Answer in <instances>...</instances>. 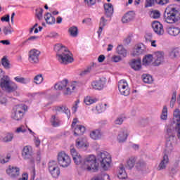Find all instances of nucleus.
<instances>
[{"label": "nucleus", "mask_w": 180, "mask_h": 180, "mask_svg": "<svg viewBox=\"0 0 180 180\" xmlns=\"http://www.w3.org/2000/svg\"><path fill=\"white\" fill-rule=\"evenodd\" d=\"M70 154L75 165L80 167L83 171H97L98 163H96V157L95 155H90L84 159L75 148L70 149Z\"/></svg>", "instance_id": "f257e3e1"}, {"label": "nucleus", "mask_w": 180, "mask_h": 180, "mask_svg": "<svg viewBox=\"0 0 180 180\" xmlns=\"http://www.w3.org/2000/svg\"><path fill=\"white\" fill-rule=\"evenodd\" d=\"M56 52V58L60 64H71L74 62L72 53L62 44H56L53 48Z\"/></svg>", "instance_id": "f03ea898"}, {"label": "nucleus", "mask_w": 180, "mask_h": 180, "mask_svg": "<svg viewBox=\"0 0 180 180\" xmlns=\"http://www.w3.org/2000/svg\"><path fill=\"white\" fill-rule=\"evenodd\" d=\"M180 19V11L175 6L170 5L165 11V20L167 23H176Z\"/></svg>", "instance_id": "7ed1b4c3"}, {"label": "nucleus", "mask_w": 180, "mask_h": 180, "mask_svg": "<svg viewBox=\"0 0 180 180\" xmlns=\"http://www.w3.org/2000/svg\"><path fill=\"white\" fill-rule=\"evenodd\" d=\"M174 121L173 123L169 124L167 127V131L169 134V133H172L174 130L176 131V136L179 140H180V110L179 108H176L173 112Z\"/></svg>", "instance_id": "20e7f679"}, {"label": "nucleus", "mask_w": 180, "mask_h": 180, "mask_svg": "<svg viewBox=\"0 0 180 180\" xmlns=\"http://www.w3.org/2000/svg\"><path fill=\"white\" fill-rule=\"evenodd\" d=\"M97 161L104 171H108L112 165V155L106 151L101 152L97 155Z\"/></svg>", "instance_id": "39448f33"}, {"label": "nucleus", "mask_w": 180, "mask_h": 180, "mask_svg": "<svg viewBox=\"0 0 180 180\" xmlns=\"http://www.w3.org/2000/svg\"><path fill=\"white\" fill-rule=\"evenodd\" d=\"M26 112H27V105L25 104H19V105H15L13 108L11 117L14 120H17V121L22 120Z\"/></svg>", "instance_id": "423d86ee"}, {"label": "nucleus", "mask_w": 180, "mask_h": 180, "mask_svg": "<svg viewBox=\"0 0 180 180\" xmlns=\"http://www.w3.org/2000/svg\"><path fill=\"white\" fill-rule=\"evenodd\" d=\"M48 172L50 174L51 176L53 178V179H58L61 171L60 170V165L55 160H51L48 163Z\"/></svg>", "instance_id": "0eeeda50"}, {"label": "nucleus", "mask_w": 180, "mask_h": 180, "mask_svg": "<svg viewBox=\"0 0 180 180\" xmlns=\"http://www.w3.org/2000/svg\"><path fill=\"white\" fill-rule=\"evenodd\" d=\"M58 164L63 168H67L71 165V158L64 151L59 152L57 155Z\"/></svg>", "instance_id": "6e6552de"}, {"label": "nucleus", "mask_w": 180, "mask_h": 180, "mask_svg": "<svg viewBox=\"0 0 180 180\" xmlns=\"http://www.w3.org/2000/svg\"><path fill=\"white\" fill-rule=\"evenodd\" d=\"M118 91L124 96L130 95V87H129V83L126 79H121L118 82Z\"/></svg>", "instance_id": "1a4fd4ad"}, {"label": "nucleus", "mask_w": 180, "mask_h": 180, "mask_svg": "<svg viewBox=\"0 0 180 180\" xmlns=\"http://www.w3.org/2000/svg\"><path fill=\"white\" fill-rule=\"evenodd\" d=\"M75 146L79 150L84 151L89 148V141L86 136L79 137L75 141Z\"/></svg>", "instance_id": "9d476101"}, {"label": "nucleus", "mask_w": 180, "mask_h": 180, "mask_svg": "<svg viewBox=\"0 0 180 180\" xmlns=\"http://www.w3.org/2000/svg\"><path fill=\"white\" fill-rule=\"evenodd\" d=\"M130 134V130L127 127H122L118 131L117 141L118 143H125Z\"/></svg>", "instance_id": "9b49d317"}, {"label": "nucleus", "mask_w": 180, "mask_h": 180, "mask_svg": "<svg viewBox=\"0 0 180 180\" xmlns=\"http://www.w3.org/2000/svg\"><path fill=\"white\" fill-rule=\"evenodd\" d=\"M41 52L36 49H34L29 52V61L31 64H39L40 62V55Z\"/></svg>", "instance_id": "f8f14e48"}, {"label": "nucleus", "mask_w": 180, "mask_h": 180, "mask_svg": "<svg viewBox=\"0 0 180 180\" xmlns=\"http://www.w3.org/2000/svg\"><path fill=\"white\" fill-rule=\"evenodd\" d=\"M106 82H108V79L105 77L95 80L91 82L92 89H96V91H102V89L106 88Z\"/></svg>", "instance_id": "ddd939ff"}, {"label": "nucleus", "mask_w": 180, "mask_h": 180, "mask_svg": "<svg viewBox=\"0 0 180 180\" xmlns=\"http://www.w3.org/2000/svg\"><path fill=\"white\" fill-rule=\"evenodd\" d=\"M78 122L77 119H74L73 122L72 123V129L74 131L75 136H82V134L85 133V127L77 124V122Z\"/></svg>", "instance_id": "4468645a"}, {"label": "nucleus", "mask_w": 180, "mask_h": 180, "mask_svg": "<svg viewBox=\"0 0 180 180\" xmlns=\"http://www.w3.org/2000/svg\"><path fill=\"white\" fill-rule=\"evenodd\" d=\"M144 53H146V45L138 44L134 46L131 54L133 57H139V56H141Z\"/></svg>", "instance_id": "2eb2a0df"}, {"label": "nucleus", "mask_w": 180, "mask_h": 180, "mask_svg": "<svg viewBox=\"0 0 180 180\" xmlns=\"http://www.w3.org/2000/svg\"><path fill=\"white\" fill-rule=\"evenodd\" d=\"M6 172L10 178H18L20 175V169L16 166H8Z\"/></svg>", "instance_id": "dca6fc26"}, {"label": "nucleus", "mask_w": 180, "mask_h": 180, "mask_svg": "<svg viewBox=\"0 0 180 180\" xmlns=\"http://www.w3.org/2000/svg\"><path fill=\"white\" fill-rule=\"evenodd\" d=\"M22 157L24 160H30L33 157V148L30 146H24L22 150Z\"/></svg>", "instance_id": "f3484780"}, {"label": "nucleus", "mask_w": 180, "mask_h": 180, "mask_svg": "<svg viewBox=\"0 0 180 180\" xmlns=\"http://www.w3.org/2000/svg\"><path fill=\"white\" fill-rule=\"evenodd\" d=\"M153 59L155 60V65H161L162 63H164V52L161 51H158L155 52L153 54Z\"/></svg>", "instance_id": "a211bd4d"}, {"label": "nucleus", "mask_w": 180, "mask_h": 180, "mask_svg": "<svg viewBox=\"0 0 180 180\" xmlns=\"http://www.w3.org/2000/svg\"><path fill=\"white\" fill-rule=\"evenodd\" d=\"M152 27L153 32L158 34V36H162L164 34V26L158 21H155L152 23Z\"/></svg>", "instance_id": "6ab92c4d"}, {"label": "nucleus", "mask_w": 180, "mask_h": 180, "mask_svg": "<svg viewBox=\"0 0 180 180\" xmlns=\"http://www.w3.org/2000/svg\"><path fill=\"white\" fill-rule=\"evenodd\" d=\"M103 136V133L101 129H94L90 131L89 137L92 140H101L102 136Z\"/></svg>", "instance_id": "aec40b11"}, {"label": "nucleus", "mask_w": 180, "mask_h": 180, "mask_svg": "<svg viewBox=\"0 0 180 180\" xmlns=\"http://www.w3.org/2000/svg\"><path fill=\"white\" fill-rule=\"evenodd\" d=\"M10 84H11V79L8 75L3 76V77L0 79V86L1 89H4V91L8 90V88L9 87Z\"/></svg>", "instance_id": "412c9836"}, {"label": "nucleus", "mask_w": 180, "mask_h": 180, "mask_svg": "<svg viewBox=\"0 0 180 180\" xmlns=\"http://www.w3.org/2000/svg\"><path fill=\"white\" fill-rule=\"evenodd\" d=\"M175 136L170 135L167 140L166 147L167 151H174V147L175 146V141H176Z\"/></svg>", "instance_id": "4be33fe9"}, {"label": "nucleus", "mask_w": 180, "mask_h": 180, "mask_svg": "<svg viewBox=\"0 0 180 180\" xmlns=\"http://www.w3.org/2000/svg\"><path fill=\"white\" fill-rule=\"evenodd\" d=\"M168 164H169V158H168L167 154H165L158 167V171H162L163 169H165L167 168V165H168Z\"/></svg>", "instance_id": "5701e85b"}, {"label": "nucleus", "mask_w": 180, "mask_h": 180, "mask_svg": "<svg viewBox=\"0 0 180 180\" xmlns=\"http://www.w3.org/2000/svg\"><path fill=\"white\" fill-rule=\"evenodd\" d=\"M130 65L135 71L141 70V60L133 59L131 60Z\"/></svg>", "instance_id": "b1692460"}, {"label": "nucleus", "mask_w": 180, "mask_h": 180, "mask_svg": "<svg viewBox=\"0 0 180 180\" xmlns=\"http://www.w3.org/2000/svg\"><path fill=\"white\" fill-rule=\"evenodd\" d=\"M68 85V80L67 79H65L55 84V89H56V91H61L63 89H65Z\"/></svg>", "instance_id": "393cba45"}, {"label": "nucleus", "mask_w": 180, "mask_h": 180, "mask_svg": "<svg viewBox=\"0 0 180 180\" xmlns=\"http://www.w3.org/2000/svg\"><path fill=\"white\" fill-rule=\"evenodd\" d=\"M53 110H55V112H63V113H65V115H67L68 117H70L71 115L70 109L64 105L55 106L53 108Z\"/></svg>", "instance_id": "a878e982"}, {"label": "nucleus", "mask_w": 180, "mask_h": 180, "mask_svg": "<svg viewBox=\"0 0 180 180\" xmlns=\"http://www.w3.org/2000/svg\"><path fill=\"white\" fill-rule=\"evenodd\" d=\"M106 25H108V20H106L105 17H101L99 23V28L98 30L97 31L98 37H100L101 34H102V32H103V28L105 27V26H106Z\"/></svg>", "instance_id": "bb28decb"}, {"label": "nucleus", "mask_w": 180, "mask_h": 180, "mask_svg": "<svg viewBox=\"0 0 180 180\" xmlns=\"http://www.w3.org/2000/svg\"><path fill=\"white\" fill-rule=\"evenodd\" d=\"M97 102H98V98L91 96H87L84 98V103L86 106H91V105H94V103H96Z\"/></svg>", "instance_id": "cd10ccee"}, {"label": "nucleus", "mask_w": 180, "mask_h": 180, "mask_svg": "<svg viewBox=\"0 0 180 180\" xmlns=\"http://www.w3.org/2000/svg\"><path fill=\"white\" fill-rule=\"evenodd\" d=\"M166 32L170 36H178L180 33V29L178 27H168Z\"/></svg>", "instance_id": "c85d7f7f"}, {"label": "nucleus", "mask_w": 180, "mask_h": 180, "mask_svg": "<svg viewBox=\"0 0 180 180\" xmlns=\"http://www.w3.org/2000/svg\"><path fill=\"white\" fill-rule=\"evenodd\" d=\"M104 11L107 18H110L113 15V5L112 4H105Z\"/></svg>", "instance_id": "c756f323"}, {"label": "nucleus", "mask_w": 180, "mask_h": 180, "mask_svg": "<svg viewBox=\"0 0 180 180\" xmlns=\"http://www.w3.org/2000/svg\"><path fill=\"white\" fill-rule=\"evenodd\" d=\"M44 19L48 25H54L56 23V18L50 13H46L44 16Z\"/></svg>", "instance_id": "7c9ffc66"}, {"label": "nucleus", "mask_w": 180, "mask_h": 180, "mask_svg": "<svg viewBox=\"0 0 180 180\" xmlns=\"http://www.w3.org/2000/svg\"><path fill=\"white\" fill-rule=\"evenodd\" d=\"M117 176L119 179H126V178H127V173H126L123 165H120Z\"/></svg>", "instance_id": "2f4dec72"}, {"label": "nucleus", "mask_w": 180, "mask_h": 180, "mask_svg": "<svg viewBox=\"0 0 180 180\" xmlns=\"http://www.w3.org/2000/svg\"><path fill=\"white\" fill-rule=\"evenodd\" d=\"M153 56L152 54H148L143 58V65L147 67V65H150L153 63Z\"/></svg>", "instance_id": "473e14b6"}, {"label": "nucleus", "mask_w": 180, "mask_h": 180, "mask_svg": "<svg viewBox=\"0 0 180 180\" xmlns=\"http://www.w3.org/2000/svg\"><path fill=\"white\" fill-rule=\"evenodd\" d=\"M133 12L130 11L127 13L122 18V23H129L134 18Z\"/></svg>", "instance_id": "72a5a7b5"}, {"label": "nucleus", "mask_w": 180, "mask_h": 180, "mask_svg": "<svg viewBox=\"0 0 180 180\" xmlns=\"http://www.w3.org/2000/svg\"><path fill=\"white\" fill-rule=\"evenodd\" d=\"M65 90L64 91L65 95H71L74 89H75V84L74 83H68L67 86L65 87Z\"/></svg>", "instance_id": "f704fd0d"}, {"label": "nucleus", "mask_w": 180, "mask_h": 180, "mask_svg": "<svg viewBox=\"0 0 180 180\" xmlns=\"http://www.w3.org/2000/svg\"><path fill=\"white\" fill-rule=\"evenodd\" d=\"M14 80L15 81V82H18L19 84H23L24 85H26V84H29V82H30V79L25 78L20 76H17L14 77Z\"/></svg>", "instance_id": "c9c22d12"}, {"label": "nucleus", "mask_w": 180, "mask_h": 180, "mask_svg": "<svg viewBox=\"0 0 180 180\" xmlns=\"http://www.w3.org/2000/svg\"><path fill=\"white\" fill-rule=\"evenodd\" d=\"M169 57L172 60H175V58H178V57H179V50L178 49H172L169 52Z\"/></svg>", "instance_id": "e433bc0d"}, {"label": "nucleus", "mask_w": 180, "mask_h": 180, "mask_svg": "<svg viewBox=\"0 0 180 180\" xmlns=\"http://www.w3.org/2000/svg\"><path fill=\"white\" fill-rule=\"evenodd\" d=\"M51 123L53 127H58V126H61V122L58 117L56 115H53L51 118Z\"/></svg>", "instance_id": "4c0bfd02"}, {"label": "nucleus", "mask_w": 180, "mask_h": 180, "mask_svg": "<svg viewBox=\"0 0 180 180\" xmlns=\"http://www.w3.org/2000/svg\"><path fill=\"white\" fill-rule=\"evenodd\" d=\"M117 53L120 56H122V57H127V51L122 45H119L117 47Z\"/></svg>", "instance_id": "58836bf2"}, {"label": "nucleus", "mask_w": 180, "mask_h": 180, "mask_svg": "<svg viewBox=\"0 0 180 180\" xmlns=\"http://www.w3.org/2000/svg\"><path fill=\"white\" fill-rule=\"evenodd\" d=\"M68 32L72 37H78V27L72 26L69 28Z\"/></svg>", "instance_id": "ea45409f"}, {"label": "nucleus", "mask_w": 180, "mask_h": 180, "mask_svg": "<svg viewBox=\"0 0 180 180\" xmlns=\"http://www.w3.org/2000/svg\"><path fill=\"white\" fill-rule=\"evenodd\" d=\"M161 120H167L168 119V107L164 105L160 115Z\"/></svg>", "instance_id": "a19ab883"}, {"label": "nucleus", "mask_w": 180, "mask_h": 180, "mask_svg": "<svg viewBox=\"0 0 180 180\" xmlns=\"http://www.w3.org/2000/svg\"><path fill=\"white\" fill-rule=\"evenodd\" d=\"M106 106H108L106 103H98L96 106V110H97L98 113H103V112L106 110Z\"/></svg>", "instance_id": "79ce46f5"}, {"label": "nucleus", "mask_w": 180, "mask_h": 180, "mask_svg": "<svg viewBox=\"0 0 180 180\" xmlns=\"http://www.w3.org/2000/svg\"><path fill=\"white\" fill-rule=\"evenodd\" d=\"M15 30H13V28L11 25L9 26H4L3 27V33L5 34V36H8V34H12Z\"/></svg>", "instance_id": "37998d69"}, {"label": "nucleus", "mask_w": 180, "mask_h": 180, "mask_svg": "<svg viewBox=\"0 0 180 180\" xmlns=\"http://www.w3.org/2000/svg\"><path fill=\"white\" fill-rule=\"evenodd\" d=\"M136 169H138V171H142V169H144V168H146V162H144V160H138L136 164Z\"/></svg>", "instance_id": "c03bdc74"}, {"label": "nucleus", "mask_w": 180, "mask_h": 180, "mask_svg": "<svg viewBox=\"0 0 180 180\" xmlns=\"http://www.w3.org/2000/svg\"><path fill=\"white\" fill-rule=\"evenodd\" d=\"M13 140V133H8L4 136L1 139V141L4 143H10Z\"/></svg>", "instance_id": "a18cd8bd"}, {"label": "nucleus", "mask_w": 180, "mask_h": 180, "mask_svg": "<svg viewBox=\"0 0 180 180\" xmlns=\"http://www.w3.org/2000/svg\"><path fill=\"white\" fill-rule=\"evenodd\" d=\"M134 164H136V158L131 157L127 161V167L129 169H131L133 167H134Z\"/></svg>", "instance_id": "49530a36"}, {"label": "nucleus", "mask_w": 180, "mask_h": 180, "mask_svg": "<svg viewBox=\"0 0 180 180\" xmlns=\"http://www.w3.org/2000/svg\"><path fill=\"white\" fill-rule=\"evenodd\" d=\"M1 64L3 67L6 68V70H9V68H11V63H9V60H8V58H6V56H4L1 59Z\"/></svg>", "instance_id": "de8ad7c7"}, {"label": "nucleus", "mask_w": 180, "mask_h": 180, "mask_svg": "<svg viewBox=\"0 0 180 180\" xmlns=\"http://www.w3.org/2000/svg\"><path fill=\"white\" fill-rule=\"evenodd\" d=\"M143 81L145 82V84H153V82L154 81L153 79V77L150 75H143Z\"/></svg>", "instance_id": "09e8293b"}, {"label": "nucleus", "mask_w": 180, "mask_h": 180, "mask_svg": "<svg viewBox=\"0 0 180 180\" xmlns=\"http://www.w3.org/2000/svg\"><path fill=\"white\" fill-rule=\"evenodd\" d=\"M18 84H16L15 82L10 83L7 92H15V91H17L18 89Z\"/></svg>", "instance_id": "8fccbe9b"}, {"label": "nucleus", "mask_w": 180, "mask_h": 180, "mask_svg": "<svg viewBox=\"0 0 180 180\" xmlns=\"http://www.w3.org/2000/svg\"><path fill=\"white\" fill-rule=\"evenodd\" d=\"M27 131V126L20 125L15 129V133H17L18 134H19V133H26Z\"/></svg>", "instance_id": "3c124183"}, {"label": "nucleus", "mask_w": 180, "mask_h": 180, "mask_svg": "<svg viewBox=\"0 0 180 180\" xmlns=\"http://www.w3.org/2000/svg\"><path fill=\"white\" fill-rule=\"evenodd\" d=\"M176 102V91H174L172 94V98L170 101V108L172 109L175 106Z\"/></svg>", "instance_id": "603ef678"}, {"label": "nucleus", "mask_w": 180, "mask_h": 180, "mask_svg": "<svg viewBox=\"0 0 180 180\" xmlns=\"http://www.w3.org/2000/svg\"><path fill=\"white\" fill-rule=\"evenodd\" d=\"M43 82V76L41 75H37L34 78V83L37 85H40Z\"/></svg>", "instance_id": "864d4df0"}, {"label": "nucleus", "mask_w": 180, "mask_h": 180, "mask_svg": "<svg viewBox=\"0 0 180 180\" xmlns=\"http://www.w3.org/2000/svg\"><path fill=\"white\" fill-rule=\"evenodd\" d=\"M43 8H37L36 10V16L39 20H41L43 19Z\"/></svg>", "instance_id": "5fc2aeb1"}, {"label": "nucleus", "mask_w": 180, "mask_h": 180, "mask_svg": "<svg viewBox=\"0 0 180 180\" xmlns=\"http://www.w3.org/2000/svg\"><path fill=\"white\" fill-rule=\"evenodd\" d=\"M11 154H7L5 158L1 159L0 154V164H6V162H9V161H11Z\"/></svg>", "instance_id": "6e6d98bb"}, {"label": "nucleus", "mask_w": 180, "mask_h": 180, "mask_svg": "<svg viewBox=\"0 0 180 180\" xmlns=\"http://www.w3.org/2000/svg\"><path fill=\"white\" fill-rule=\"evenodd\" d=\"M160 16H161V14L160 13V11L157 10L153 11L150 13V17L153 18V19H158Z\"/></svg>", "instance_id": "4d7b16f0"}, {"label": "nucleus", "mask_w": 180, "mask_h": 180, "mask_svg": "<svg viewBox=\"0 0 180 180\" xmlns=\"http://www.w3.org/2000/svg\"><path fill=\"white\" fill-rule=\"evenodd\" d=\"M79 105V100H77L75 103V105L72 106V110L74 113H75V112H77V110H78V108Z\"/></svg>", "instance_id": "13d9d810"}, {"label": "nucleus", "mask_w": 180, "mask_h": 180, "mask_svg": "<svg viewBox=\"0 0 180 180\" xmlns=\"http://www.w3.org/2000/svg\"><path fill=\"white\" fill-rule=\"evenodd\" d=\"M153 40V34H146L145 35V41L146 43H150Z\"/></svg>", "instance_id": "bf43d9fd"}, {"label": "nucleus", "mask_w": 180, "mask_h": 180, "mask_svg": "<svg viewBox=\"0 0 180 180\" xmlns=\"http://www.w3.org/2000/svg\"><path fill=\"white\" fill-rule=\"evenodd\" d=\"M155 2V1L154 0H146V8H150L151 6H153V5H154V3Z\"/></svg>", "instance_id": "052dcab7"}, {"label": "nucleus", "mask_w": 180, "mask_h": 180, "mask_svg": "<svg viewBox=\"0 0 180 180\" xmlns=\"http://www.w3.org/2000/svg\"><path fill=\"white\" fill-rule=\"evenodd\" d=\"M155 2L158 4V5H167L168 4V0H155Z\"/></svg>", "instance_id": "680f3d73"}, {"label": "nucleus", "mask_w": 180, "mask_h": 180, "mask_svg": "<svg viewBox=\"0 0 180 180\" xmlns=\"http://www.w3.org/2000/svg\"><path fill=\"white\" fill-rule=\"evenodd\" d=\"M112 60L114 63H119V61H122V57L120 56H114L112 58Z\"/></svg>", "instance_id": "e2e57ef3"}, {"label": "nucleus", "mask_w": 180, "mask_h": 180, "mask_svg": "<svg viewBox=\"0 0 180 180\" xmlns=\"http://www.w3.org/2000/svg\"><path fill=\"white\" fill-rule=\"evenodd\" d=\"M8 102V100H6V98L0 96V105H6Z\"/></svg>", "instance_id": "0e129e2a"}, {"label": "nucleus", "mask_w": 180, "mask_h": 180, "mask_svg": "<svg viewBox=\"0 0 180 180\" xmlns=\"http://www.w3.org/2000/svg\"><path fill=\"white\" fill-rule=\"evenodd\" d=\"M34 143L36 146V147H39V146H40V139H39V137H36V136H34Z\"/></svg>", "instance_id": "69168bd1"}, {"label": "nucleus", "mask_w": 180, "mask_h": 180, "mask_svg": "<svg viewBox=\"0 0 180 180\" xmlns=\"http://www.w3.org/2000/svg\"><path fill=\"white\" fill-rule=\"evenodd\" d=\"M123 117H117L115 120V124H122L123 123Z\"/></svg>", "instance_id": "338daca9"}, {"label": "nucleus", "mask_w": 180, "mask_h": 180, "mask_svg": "<svg viewBox=\"0 0 180 180\" xmlns=\"http://www.w3.org/2000/svg\"><path fill=\"white\" fill-rule=\"evenodd\" d=\"M11 16L9 15H7L6 16H3L1 18V22H9Z\"/></svg>", "instance_id": "774afa93"}]
</instances>
